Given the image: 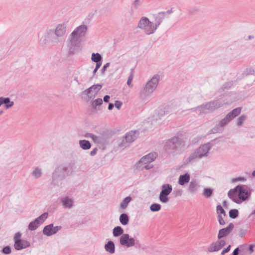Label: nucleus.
Instances as JSON below:
<instances>
[{"label": "nucleus", "mask_w": 255, "mask_h": 255, "mask_svg": "<svg viewBox=\"0 0 255 255\" xmlns=\"http://www.w3.org/2000/svg\"><path fill=\"white\" fill-rule=\"evenodd\" d=\"M185 141L178 136H174L169 139L164 145L166 152L173 156L182 152L185 147Z\"/></svg>", "instance_id": "obj_6"}, {"label": "nucleus", "mask_w": 255, "mask_h": 255, "mask_svg": "<svg viewBox=\"0 0 255 255\" xmlns=\"http://www.w3.org/2000/svg\"><path fill=\"white\" fill-rule=\"evenodd\" d=\"M114 106V104H112V103H110V104H109L108 109H109V110H112L113 109Z\"/></svg>", "instance_id": "obj_56"}, {"label": "nucleus", "mask_w": 255, "mask_h": 255, "mask_svg": "<svg viewBox=\"0 0 255 255\" xmlns=\"http://www.w3.org/2000/svg\"><path fill=\"white\" fill-rule=\"evenodd\" d=\"M61 229V226L54 227L53 224H50L44 227L42 232L44 235L49 237L56 234Z\"/></svg>", "instance_id": "obj_14"}, {"label": "nucleus", "mask_w": 255, "mask_h": 255, "mask_svg": "<svg viewBox=\"0 0 255 255\" xmlns=\"http://www.w3.org/2000/svg\"><path fill=\"white\" fill-rule=\"evenodd\" d=\"M122 105V103L119 101H116L115 103V107L118 109H120Z\"/></svg>", "instance_id": "obj_48"}, {"label": "nucleus", "mask_w": 255, "mask_h": 255, "mask_svg": "<svg viewBox=\"0 0 255 255\" xmlns=\"http://www.w3.org/2000/svg\"><path fill=\"white\" fill-rule=\"evenodd\" d=\"M72 174L71 168L67 165L62 164L57 167L52 173V182L58 184L59 182L64 179L66 176Z\"/></svg>", "instance_id": "obj_8"}, {"label": "nucleus", "mask_w": 255, "mask_h": 255, "mask_svg": "<svg viewBox=\"0 0 255 255\" xmlns=\"http://www.w3.org/2000/svg\"><path fill=\"white\" fill-rule=\"evenodd\" d=\"M21 234L19 232L16 233L14 237V248L16 250L19 251L30 247V243L27 240L20 239Z\"/></svg>", "instance_id": "obj_12"}, {"label": "nucleus", "mask_w": 255, "mask_h": 255, "mask_svg": "<svg viewBox=\"0 0 255 255\" xmlns=\"http://www.w3.org/2000/svg\"><path fill=\"white\" fill-rule=\"evenodd\" d=\"M80 147L83 150L89 149L91 147L90 142L87 140H80L79 142Z\"/></svg>", "instance_id": "obj_28"}, {"label": "nucleus", "mask_w": 255, "mask_h": 255, "mask_svg": "<svg viewBox=\"0 0 255 255\" xmlns=\"http://www.w3.org/2000/svg\"><path fill=\"white\" fill-rule=\"evenodd\" d=\"M2 104H4L5 105V108L6 109H8L13 106L14 102L13 101H10V99L8 97H0V107Z\"/></svg>", "instance_id": "obj_23"}, {"label": "nucleus", "mask_w": 255, "mask_h": 255, "mask_svg": "<svg viewBox=\"0 0 255 255\" xmlns=\"http://www.w3.org/2000/svg\"><path fill=\"white\" fill-rule=\"evenodd\" d=\"M114 237H120L119 242L121 246L130 248L136 245H140L139 241L135 237H130L128 234H124V230L121 226H117L113 229Z\"/></svg>", "instance_id": "obj_5"}, {"label": "nucleus", "mask_w": 255, "mask_h": 255, "mask_svg": "<svg viewBox=\"0 0 255 255\" xmlns=\"http://www.w3.org/2000/svg\"><path fill=\"white\" fill-rule=\"evenodd\" d=\"M157 156L155 152H151L144 156L142 157L138 162L141 165L146 164L153 161Z\"/></svg>", "instance_id": "obj_17"}, {"label": "nucleus", "mask_w": 255, "mask_h": 255, "mask_svg": "<svg viewBox=\"0 0 255 255\" xmlns=\"http://www.w3.org/2000/svg\"><path fill=\"white\" fill-rule=\"evenodd\" d=\"M160 80V75L156 74L147 80L139 91L140 99L145 101L148 100L157 89Z\"/></svg>", "instance_id": "obj_3"}, {"label": "nucleus", "mask_w": 255, "mask_h": 255, "mask_svg": "<svg viewBox=\"0 0 255 255\" xmlns=\"http://www.w3.org/2000/svg\"><path fill=\"white\" fill-rule=\"evenodd\" d=\"M214 189L210 188H206L204 189L202 195L206 198H210L213 194Z\"/></svg>", "instance_id": "obj_34"}, {"label": "nucleus", "mask_w": 255, "mask_h": 255, "mask_svg": "<svg viewBox=\"0 0 255 255\" xmlns=\"http://www.w3.org/2000/svg\"><path fill=\"white\" fill-rule=\"evenodd\" d=\"M132 199L130 196L126 197L120 204V208L122 210H125Z\"/></svg>", "instance_id": "obj_33"}, {"label": "nucleus", "mask_w": 255, "mask_h": 255, "mask_svg": "<svg viewBox=\"0 0 255 255\" xmlns=\"http://www.w3.org/2000/svg\"><path fill=\"white\" fill-rule=\"evenodd\" d=\"M119 220L121 224L124 226H126L128 223L129 217L127 214L123 213L120 215Z\"/></svg>", "instance_id": "obj_32"}, {"label": "nucleus", "mask_w": 255, "mask_h": 255, "mask_svg": "<svg viewBox=\"0 0 255 255\" xmlns=\"http://www.w3.org/2000/svg\"><path fill=\"white\" fill-rule=\"evenodd\" d=\"M48 216V213L45 212L36 218L34 220L37 223L39 226H40V225L42 224L47 219Z\"/></svg>", "instance_id": "obj_30"}, {"label": "nucleus", "mask_w": 255, "mask_h": 255, "mask_svg": "<svg viewBox=\"0 0 255 255\" xmlns=\"http://www.w3.org/2000/svg\"><path fill=\"white\" fill-rule=\"evenodd\" d=\"M103 104V100L101 98H98L94 100L92 103L93 108L96 109L97 106H100Z\"/></svg>", "instance_id": "obj_37"}, {"label": "nucleus", "mask_w": 255, "mask_h": 255, "mask_svg": "<svg viewBox=\"0 0 255 255\" xmlns=\"http://www.w3.org/2000/svg\"><path fill=\"white\" fill-rule=\"evenodd\" d=\"M230 248H231V246L229 245L227 248L225 249L224 250H223L222 252H221V255H224V254H225L226 253H228V252H229V251L230 250Z\"/></svg>", "instance_id": "obj_49"}, {"label": "nucleus", "mask_w": 255, "mask_h": 255, "mask_svg": "<svg viewBox=\"0 0 255 255\" xmlns=\"http://www.w3.org/2000/svg\"><path fill=\"white\" fill-rule=\"evenodd\" d=\"M74 80L76 82V83L78 84V85H80V82H79L78 80V78L77 77L75 78Z\"/></svg>", "instance_id": "obj_62"}, {"label": "nucleus", "mask_w": 255, "mask_h": 255, "mask_svg": "<svg viewBox=\"0 0 255 255\" xmlns=\"http://www.w3.org/2000/svg\"><path fill=\"white\" fill-rule=\"evenodd\" d=\"M133 72H131V74H130V75L128 76V81H127V85L128 86V87H132L133 85L132 84H131V82L133 80Z\"/></svg>", "instance_id": "obj_42"}, {"label": "nucleus", "mask_w": 255, "mask_h": 255, "mask_svg": "<svg viewBox=\"0 0 255 255\" xmlns=\"http://www.w3.org/2000/svg\"><path fill=\"white\" fill-rule=\"evenodd\" d=\"M172 191V186L168 183L163 184L161 187L159 195V200L162 203H166L169 201L168 195Z\"/></svg>", "instance_id": "obj_10"}, {"label": "nucleus", "mask_w": 255, "mask_h": 255, "mask_svg": "<svg viewBox=\"0 0 255 255\" xmlns=\"http://www.w3.org/2000/svg\"><path fill=\"white\" fill-rule=\"evenodd\" d=\"M252 175L255 177V170L253 172Z\"/></svg>", "instance_id": "obj_64"}, {"label": "nucleus", "mask_w": 255, "mask_h": 255, "mask_svg": "<svg viewBox=\"0 0 255 255\" xmlns=\"http://www.w3.org/2000/svg\"><path fill=\"white\" fill-rule=\"evenodd\" d=\"M102 86L100 84L93 85L90 88L85 90L83 93L87 95L89 98H91L95 96L98 92L101 89Z\"/></svg>", "instance_id": "obj_16"}, {"label": "nucleus", "mask_w": 255, "mask_h": 255, "mask_svg": "<svg viewBox=\"0 0 255 255\" xmlns=\"http://www.w3.org/2000/svg\"><path fill=\"white\" fill-rule=\"evenodd\" d=\"M218 244H219V245L221 246V247L222 248L226 244V242L223 240H221L219 241H217Z\"/></svg>", "instance_id": "obj_51"}, {"label": "nucleus", "mask_w": 255, "mask_h": 255, "mask_svg": "<svg viewBox=\"0 0 255 255\" xmlns=\"http://www.w3.org/2000/svg\"><path fill=\"white\" fill-rule=\"evenodd\" d=\"M165 17V12H159L158 14L154 16V22L153 25L154 27H156V30L160 25L163 19Z\"/></svg>", "instance_id": "obj_22"}, {"label": "nucleus", "mask_w": 255, "mask_h": 255, "mask_svg": "<svg viewBox=\"0 0 255 255\" xmlns=\"http://www.w3.org/2000/svg\"><path fill=\"white\" fill-rule=\"evenodd\" d=\"M110 63H107L103 66L102 69L101 70L102 74H105V71H106L107 69L110 66Z\"/></svg>", "instance_id": "obj_45"}, {"label": "nucleus", "mask_w": 255, "mask_h": 255, "mask_svg": "<svg viewBox=\"0 0 255 255\" xmlns=\"http://www.w3.org/2000/svg\"><path fill=\"white\" fill-rule=\"evenodd\" d=\"M251 193L250 189L245 185H239L230 189L228 193L229 197L234 202L240 204L248 198Z\"/></svg>", "instance_id": "obj_4"}, {"label": "nucleus", "mask_w": 255, "mask_h": 255, "mask_svg": "<svg viewBox=\"0 0 255 255\" xmlns=\"http://www.w3.org/2000/svg\"><path fill=\"white\" fill-rule=\"evenodd\" d=\"M254 215L255 216V210L249 215V217Z\"/></svg>", "instance_id": "obj_63"}, {"label": "nucleus", "mask_w": 255, "mask_h": 255, "mask_svg": "<svg viewBox=\"0 0 255 255\" xmlns=\"http://www.w3.org/2000/svg\"><path fill=\"white\" fill-rule=\"evenodd\" d=\"M222 248L218 244L217 241L212 243L208 248L209 252H217L219 251Z\"/></svg>", "instance_id": "obj_31"}, {"label": "nucleus", "mask_w": 255, "mask_h": 255, "mask_svg": "<svg viewBox=\"0 0 255 255\" xmlns=\"http://www.w3.org/2000/svg\"><path fill=\"white\" fill-rule=\"evenodd\" d=\"M98 69H98V68L95 67V68L94 69V71L93 72V75H94L96 73V72H97Z\"/></svg>", "instance_id": "obj_61"}, {"label": "nucleus", "mask_w": 255, "mask_h": 255, "mask_svg": "<svg viewBox=\"0 0 255 255\" xmlns=\"http://www.w3.org/2000/svg\"><path fill=\"white\" fill-rule=\"evenodd\" d=\"M98 151V148L97 147L94 148L91 152H90V155L92 156H95Z\"/></svg>", "instance_id": "obj_50"}, {"label": "nucleus", "mask_w": 255, "mask_h": 255, "mask_svg": "<svg viewBox=\"0 0 255 255\" xmlns=\"http://www.w3.org/2000/svg\"><path fill=\"white\" fill-rule=\"evenodd\" d=\"M110 97L109 95H106L104 97V101L106 103H108L109 101Z\"/></svg>", "instance_id": "obj_54"}, {"label": "nucleus", "mask_w": 255, "mask_h": 255, "mask_svg": "<svg viewBox=\"0 0 255 255\" xmlns=\"http://www.w3.org/2000/svg\"><path fill=\"white\" fill-rule=\"evenodd\" d=\"M66 25L64 23L58 24L54 31L57 37H62L66 32Z\"/></svg>", "instance_id": "obj_21"}, {"label": "nucleus", "mask_w": 255, "mask_h": 255, "mask_svg": "<svg viewBox=\"0 0 255 255\" xmlns=\"http://www.w3.org/2000/svg\"><path fill=\"white\" fill-rule=\"evenodd\" d=\"M152 167V166H150L149 165H145L144 166V168H145V169L147 170V169H149L150 168H151Z\"/></svg>", "instance_id": "obj_60"}, {"label": "nucleus", "mask_w": 255, "mask_h": 255, "mask_svg": "<svg viewBox=\"0 0 255 255\" xmlns=\"http://www.w3.org/2000/svg\"><path fill=\"white\" fill-rule=\"evenodd\" d=\"M254 245H251L249 246V251H250L251 253H252L254 252Z\"/></svg>", "instance_id": "obj_58"}, {"label": "nucleus", "mask_w": 255, "mask_h": 255, "mask_svg": "<svg viewBox=\"0 0 255 255\" xmlns=\"http://www.w3.org/2000/svg\"><path fill=\"white\" fill-rule=\"evenodd\" d=\"M247 117L245 115H242L237 119V125L238 126H241L244 122L247 120Z\"/></svg>", "instance_id": "obj_39"}, {"label": "nucleus", "mask_w": 255, "mask_h": 255, "mask_svg": "<svg viewBox=\"0 0 255 255\" xmlns=\"http://www.w3.org/2000/svg\"><path fill=\"white\" fill-rule=\"evenodd\" d=\"M137 27L142 30L147 35L153 34L156 31V27H154L153 22L150 21L145 16H142L139 19Z\"/></svg>", "instance_id": "obj_9"}, {"label": "nucleus", "mask_w": 255, "mask_h": 255, "mask_svg": "<svg viewBox=\"0 0 255 255\" xmlns=\"http://www.w3.org/2000/svg\"><path fill=\"white\" fill-rule=\"evenodd\" d=\"M42 174V169L39 167H33L30 173L31 176L35 179L40 178Z\"/></svg>", "instance_id": "obj_25"}, {"label": "nucleus", "mask_w": 255, "mask_h": 255, "mask_svg": "<svg viewBox=\"0 0 255 255\" xmlns=\"http://www.w3.org/2000/svg\"><path fill=\"white\" fill-rule=\"evenodd\" d=\"M87 30V26L82 24L77 27L71 33L68 46L71 53H74L79 48L81 39L86 36Z\"/></svg>", "instance_id": "obj_1"}, {"label": "nucleus", "mask_w": 255, "mask_h": 255, "mask_svg": "<svg viewBox=\"0 0 255 255\" xmlns=\"http://www.w3.org/2000/svg\"><path fill=\"white\" fill-rule=\"evenodd\" d=\"M177 108V104L174 103H172L166 106V107L164 108L163 110L162 109H160L159 111L160 112L161 116H163L167 113H175Z\"/></svg>", "instance_id": "obj_18"}, {"label": "nucleus", "mask_w": 255, "mask_h": 255, "mask_svg": "<svg viewBox=\"0 0 255 255\" xmlns=\"http://www.w3.org/2000/svg\"><path fill=\"white\" fill-rule=\"evenodd\" d=\"M233 101H225L224 97H221L217 100L207 103L195 108L199 114H205L214 111L221 107L225 104H229Z\"/></svg>", "instance_id": "obj_7"}, {"label": "nucleus", "mask_w": 255, "mask_h": 255, "mask_svg": "<svg viewBox=\"0 0 255 255\" xmlns=\"http://www.w3.org/2000/svg\"><path fill=\"white\" fill-rule=\"evenodd\" d=\"M200 187V185L197 181L192 180L189 183L188 191L191 193H195L198 191Z\"/></svg>", "instance_id": "obj_24"}, {"label": "nucleus", "mask_w": 255, "mask_h": 255, "mask_svg": "<svg viewBox=\"0 0 255 255\" xmlns=\"http://www.w3.org/2000/svg\"><path fill=\"white\" fill-rule=\"evenodd\" d=\"M238 215L239 212L237 209H232L229 211V216L232 219L236 218Z\"/></svg>", "instance_id": "obj_40"}, {"label": "nucleus", "mask_w": 255, "mask_h": 255, "mask_svg": "<svg viewBox=\"0 0 255 255\" xmlns=\"http://www.w3.org/2000/svg\"><path fill=\"white\" fill-rule=\"evenodd\" d=\"M39 227L37 223L35 221L30 222L28 226V229L30 231H34Z\"/></svg>", "instance_id": "obj_36"}, {"label": "nucleus", "mask_w": 255, "mask_h": 255, "mask_svg": "<svg viewBox=\"0 0 255 255\" xmlns=\"http://www.w3.org/2000/svg\"><path fill=\"white\" fill-rule=\"evenodd\" d=\"M234 224L230 223L226 228L220 230L218 235V239H221L229 235L234 229Z\"/></svg>", "instance_id": "obj_19"}, {"label": "nucleus", "mask_w": 255, "mask_h": 255, "mask_svg": "<svg viewBox=\"0 0 255 255\" xmlns=\"http://www.w3.org/2000/svg\"><path fill=\"white\" fill-rule=\"evenodd\" d=\"M190 180V175L188 173L181 175L178 179V184L180 185H184Z\"/></svg>", "instance_id": "obj_27"}, {"label": "nucleus", "mask_w": 255, "mask_h": 255, "mask_svg": "<svg viewBox=\"0 0 255 255\" xmlns=\"http://www.w3.org/2000/svg\"><path fill=\"white\" fill-rule=\"evenodd\" d=\"M54 30L51 29H47L43 34L39 38V43L42 45L49 44L53 41Z\"/></svg>", "instance_id": "obj_13"}, {"label": "nucleus", "mask_w": 255, "mask_h": 255, "mask_svg": "<svg viewBox=\"0 0 255 255\" xmlns=\"http://www.w3.org/2000/svg\"><path fill=\"white\" fill-rule=\"evenodd\" d=\"M91 60L94 62L98 63L100 61H102V57L98 53H93L92 54Z\"/></svg>", "instance_id": "obj_35"}, {"label": "nucleus", "mask_w": 255, "mask_h": 255, "mask_svg": "<svg viewBox=\"0 0 255 255\" xmlns=\"http://www.w3.org/2000/svg\"><path fill=\"white\" fill-rule=\"evenodd\" d=\"M247 72L248 74H253L255 71L253 69L250 68L247 69Z\"/></svg>", "instance_id": "obj_52"}, {"label": "nucleus", "mask_w": 255, "mask_h": 255, "mask_svg": "<svg viewBox=\"0 0 255 255\" xmlns=\"http://www.w3.org/2000/svg\"><path fill=\"white\" fill-rule=\"evenodd\" d=\"M86 137L91 138L93 141L97 144L101 143L102 142V138L101 136H97L93 133H87Z\"/></svg>", "instance_id": "obj_29"}, {"label": "nucleus", "mask_w": 255, "mask_h": 255, "mask_svg": "<svg viewBox=\"0 0 255 255\" xmlns=\"http://www.w3.org/2000/svg\"><path fill=\"white\" fill-rule=\"evenodd\" d=\"M60 202L64 208L71 209L74 206V200L72 198L68 196L64 197L61 198Z\"/></svg>", "instance_id": "obj_20"}, {"label": "nucleus", "mask_w": 255, "mask_h": 255, "mask_svg": "<svg viewBox=\"0 0 255 255\" xmlns=\"http://www.w3.org/2000/svg\"><path fill=\"white\" fill-rule=\"evenodd\" d=\"M239 251H240L239 250V248H237L233 251V252L232 253V255H239Z\"/></svg>", "instance_id": "obj_53"}, {"label": "nucleus", "mask_w": 255, "mask_h": 255, "mask_svg": "<svg viewBox=\"0 0 255 255\" xmlns=\"http://www.w3.org/2000/svg\"><path fill=\"white\" fill-rule=\"evenodd\" d=\"M246 231L245 230H242L240 231V236L241 237H243L244 235H245L246 234Z\"/></svg>", "instance_id": "obj_57"}, {"label": "nucleus", "mask_w": 255, "mask_h": 255, "mask_svg": "<svg viewBox=\"0 0 255 255\" xmlns=\"http://www.w3.org/2000/svg\"><path fill=\"white\" fill-rule=\"evenodd\" d=\"M105 249L106 252L111 254H113L115 252V246L114 243L112 241H109L105 245Z\"/></svg>", "instance_id": "obj_26"}, {"label": "nucleus", "mask_w": 255, "mask_h": 255, "mask_svg": "<svg viewBox=\"0 0 255 255\" xmlns=\"http://www.w3.org/2000/svg\"><path fill=\"white\" fill-rule=\"evenodd\" d=\"M142 1L141 0H135L132 5V6L134 9L138 8L142 4Z\"/></svg>", "instance_id": "obj_41"}, {"label": "nucleus", "mask_w": 255, "mask_h": 255, "mask_svg": "<svg viewBox=\"0 0 255 255\" xmlns=\"http://www.w3.org/2000/svg\"><path fill=\"white\" fill-rule=\"evenodd\" d=\"M161 206L159 204L153 203L150 206V210L152 212H157L161 209Z\"/></svg>", "instance_id": "obj_38"}, {"label": "nucleus", "mask_w": 255, "mask_h": 255, "mask_svg": "<svg viewBox=\"0 0 255 255\" xmlns=\"http://www.w3.org/2000/svg\"><path fill=\"white\" fill-rule=\"evenodd\" d=\"M11 252V249L9 246L5 247L2 250V253L6 255L10 254Z\"/></svg>", "instance_id": "obj_44"}, {"label": "nucleus", "mask_w": 255, "mask_h": 255, "mask_svg": "<svg viewBox=\"0 0 255 255\" xmlns=\"http://www.w3.org/2000/svg\"><path fill=\"white\" fill-rule=\"evenodd\" d=\"M163 12H165V16H166V15L170 14L172 12V10H168L166 11H163Z\"/></svg>", "instance_id": "obj_59"}, {"label": "nucleus", "mask_w": 255, "mask_h": 255, "mask_svg": "<svg viewBox=\"0 0 255 255\" xmlns=\"http://www.w3.org/2000/svg\"><path fill=\"white\" fill-rule=\"evenodd\" d=\"M217 213L219 215L223 214L224 216L226 215L225 211L221 205H218L216 207Z\"/></svg>", "instance_id": "obj_43"}, {"label": "nucleus", "mask_w": 255, "mask_h": 255, "mask_svg": "<svg viewBox=\"0 0 255 255\" xmlns=\"http://www.w3.org/2000/svg\"><path fill=\"white\" fill-rule=\"evenodd\" d=\"M218 219L219 223L220 225H223L225 224V222L224 221V219H223V218L221 215H218Z\"/></svg>", "instance_id": "obj_47"}, {"label": "nucleus", "mask_w": 255, "mask_h": 255, "mask_svg": "<svg viewBox=\"0 0 255 255\" xmlns=\"http://www.w3.org/2000/svg\"><path fill=\"white\" fill-rule=\"evenodd\" d=\"M215 144V140H211L201 145L186 158L185 163L186 164L193 163L203 158L207 157L209 155L210 150Z\"/></svg>", "instance_id": "obj_2"}, {"label": "nucleus", "mask_w": 255, "mask_h": 255, "mask_svg": "<svg viewBox=\"0 0 255 255\" xmlns=\"http://www.w3.org/2000/svg\"><path fill=\"white\" fill-rule=\"evenodd\" d=\"M137 137L135 131H130L128 132L125 139L123 140L122 142L120 144L121 147H126L127 144H129L134 141Z\"/></svg>", "instance_id": "obj_15"}, {"label": "nucleus", "mask_w": 255, "mask_h": 255, "mask_svg": "<svg viewBox=\"0 0 255 255\" xmlns=\"http://www.w3.org/2000/svg\"><path fill=\"white\" fill-rule=\"evenodd\" d=\"M102 64V61H100L98 63H96V68L99 69Z\"/></svg>", "instance_id": "obj_55"}, {"label": "nucleus", "mask_w": 255, "mask_h": 255, "mask_svg": "<svg viewBox=\"0 0 255 255\" xmlns=\"http://www.w3.org/2000/svg\"><path fill=\"white\" fill-rule=\"evenodd\" d=\"M246 180V179L243 177H239L235 178H233L232 180V182H236L239 181H244Z\"/></svg>", "instance_id": "obj_46"}, {"label": "nucleus", "mask_w": 255, "mask_h": 255, "mask_svg": "<svg viewBox=\"0 0 255 255\" xmlns=\"http://www.w3.org/2000/svg\"><path fill=\"white\" fill-rule=\"evenodd\" d=\"M241 112V108H237L234 109L230 113H229L226 116L221 120L219 123V126L221 128H224L226 125L229 124L232 120L239 115Z\"/></svg>", "instance_id": "obj_11"}]
</instances>
